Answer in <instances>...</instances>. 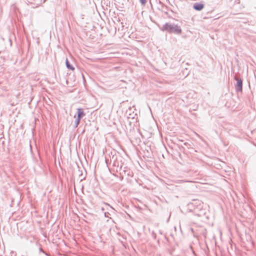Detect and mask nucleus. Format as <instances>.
Returning a JSON list of instances; mask_svg holds the SVG:
<instances>
[{
	"instance_id": "5",
	"label": "nucleus",
	"mask_w": 256,
	"mask_h": 256,
	"mask_svg": "<svg viewBox=\"0 0 256 256\" xmlns=\"http://www.w3.org/2000/svg\"><path fill=\"white\" fill-rule=\"evenodd\" d=\"M66 67L69 68V69H70L72 70H74V68H73L72 66L70 63H69V62L68 61V59H66Z\"/></svg>"
},
{
	"instance_id": "6",
	"label": "nucleus",
	"mask_w": 256,
	"mask_h": 256,
	"mask_svg": "<svg viewBox=\"0 0 256 256\" xmlns=\"http://www.w3.org/2000/svg\"><path fill=\"white\" fill-rule=\"evenodd\" d=\"M140 2L142 3V4H145L146 2H147V0H140Z\"/></svg>"
},
{
	"instance_id": "1",
	"label": "nucleus",
	"mask_w": 256,
	"mask_h": 256,
	"mask_svg": "<svg viewBox=\"0 0 256 256\" xmlns=\"http://www.w3.org/2000/svg\"><path fill=\"white\" fill-rule=\"evenodd\" d=\"M162 30H166L170 33L180 34L182 33L180 28L178 26H174L170 24H166L162 28Z\"/></svg>"
},
{
	"instance_id": "2",
	"label": "nucleus",
	"mask_w": 256,
	"mask_h": 256,
	"mask_svg": "<svg viewBox=\"0 0 256 256\" xmlns=\"http://www.w3.org/2000/svg\"><path fill=\"white\" fill-rule=\"evenodd\" d=\"M78 116L76 120L75 121V124L76 126H78L80 123V118L84 116V110L82 108H78L77 110Z\"/></svg>"
},
{
	"instance_id": "3",
	"label": "nucleus",
	"mask_w": 256,
	"mask_h": 256,
	"mask_svg": "<svg viewBox=\"0 0 256 256\" xmlns=\"http://www.w3.org/2000/svg\"><path fill=\"white\" fill-rule=\"evenodd\" d=\"M194 8L196 10H200L204 8V4H196L194 6Z\"/></svg>"
},
{
	"instance_id": "4",
	"label": "nucleus",
	"mask_w": 256,
	"mask_h": 256,
	"mask_svg": "<svg viewBox=\"0 0 256 256\" xmlns=\"http://www.w3.org/2000/svg\"><path fill=\"white\" fill-rule=\"evenodd\" d=\"M237 86L238 87L239 90H242V80H238Z\"/></svg>"
}]
</instances>
